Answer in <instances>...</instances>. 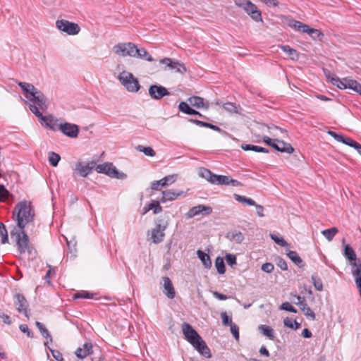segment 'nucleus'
<instances>
[{"label":"nucleus","mask_w":361,"mask_h":361,"mask_svg":"<svg viewBox=\"0 0 361 361\" xmlns=\"http://www.w3.org/2000/svg\"><path fill=\"white\" fill-rule=\"evenodd\" d=\"M35 211L30 202L22 201L18 202L13 211V217L16 221L15 227L25 228L27 225L33 222Z\"/></svg>","instance_id":"1"},{"label":"nucleus","mask_w":361,"mask_h":361,"mask_svg":"<svg viewBox=\"0 0 361 361\" xmlns=\"http://www.w3.org/2000/svg\"><path fill=\"white\" fill-rule=\"evenodd\" d=\"M11 237L15 240L18 250L20 254L31 252L29 237L26 233L25 228L14 227L13 229L11 231Z\"/></svg>","instance_id":"2"},{"label":"nucleus","mask_w":361,"mask_h":361,"mask_svg":"<svg viewBox=\"0 0 361 361\" xmlns=\"http://www.w3.org/2000/svg\"><path fill=\"white\" fill-rule=\"evenodd\" d=\"M343 254L345 258L351 262V264L356 267V268L352 271V274L355 278V282L361 297V260L358 261L357 264H356V254L350 245H345Z\"/></svg>","instance_id":"3"},{"label":"nucleus","mask_w":361,"mask_h":361,"mask_svg":"<svg viewBox=\"0 0 361 361\" xmlns=\"http://www.w3.org/2000/svg\"><path fill=\"white\" fill-rule=\"evenodd\" d=\"M118 79L121 85L130 92H137L140 85L138 80L130 72L123 71L118 76Z\"/></svg>","instance_id":"4"},{"label":"nucleus","mask_w":361,"mask_h":361,"mask_svg":"<svg viewBox=\"0 0 361 361\" xmlns=\"http://www.w3.org/2000/svg\"><path fill=\"white\" fill-rule=\"evenodd\" d=\"M29 108L32 113L40 120L42 124H44L47 128L54 131L59 129L60 123H58V118H54L51 115L44 116L39 110V108L35 104H30Z\"/></svg>","instance_id":"5"},{"label":"nucleus","mask_w":361,"mask_h":361,"mask_svg":"<svg viewBox=\"0 0 361 361\" xmlns=\"http://www.w3.org/2000/svg\"><path fill=\"white\" fill-rule=\"evenodd\" d=\"M288 25L296 31L307 33L313 39L321 40L324 37V34L319 30L311 28L307 25L296 20H290Z\"/></svg>","instance_id":"6"},{"label":"nucleus","mask_w":361,"mask_h":361,"mask_svg":"<svg viewBox=\"0 0 361 361\" xmlns=\"http://www.w3.org/2000/svg\"><path fill=\"white\" fill-rule=\"evenodd\" d=\"M234 2L237 6L243 8L255 21L262 20L261 11L250 0H234Z\"/></svg>","instance_id":"7"},{"label":"nucleus","mask_w":361,"mask_h":361,"mask_svg":"<svg viewBox=\"0 0 361 361\" xmlns=\"http://www.w3.org/2000/svg\"><path fill=\"white\" fill-rule=\"evenodd\" d=\"M96 171L97 173L106 174L113 178L125 179L127 178L126 173L118 171L116 166L109 162L97 165Z\"/></svg>","instance_id":"8"},{"label":"nucleus","mask_w":361,"mask_h":361,"mask_svg":"<svg viewBox=\"0 0 361 361\" xmlns=\"http://www.w3.org/2000/svg\"><path fill=\"white\" fill-rule=\"evenodd\" d=\"M13 305L19 313H22L25 317H29V303L25 297L21 293H16L13 295Z\"/></svg>","instance_id":"9"},{"label":"nucleus","mask_w":361,"mask_h":361,"mask_svg":"<svg viewBox=\"0 0 361 361\" xmlns=\"http://www.w3.org/2000/svg\"><path fill=\"white\" fill-rule=\"evenodd\" d=\"M56 27L67 33L69 35H74L79 33L80 28L79 25L75 23L69 22L66 20H58L56 22Z\"/></svg>","instance_id":"10"},{"label":"nucleus","mask_w":361,"mask_h":361,"mask_svg":"<svg viewBox=\"0 0 361 361\" xmlns=\"http://www.w3.org/2000/svg\"><path fill=\"white\" fill-rule=\"evenodd\" d=\"M150 97L155 100H159L165 96L170 94L169 90L161 85H151L148 90Z\"/></svg>","instance_id":"11"},{"label":"nucleus","mask_w":361,"mask_h":361,"mask_svg":"<svg viewBox=\"0 0 361 361\" xmlns=\"http://www.w3.org/2000/svg\"><path fill=\"white\" fill-rule=\"evenodd\" d=\"M96 166L97 165L94 161H91L86 164L79 161L76 164L74 171L80 177L85 178L91 174L92 169L96 168Z\"/></svg>","instance_id":"12"},{"label":"nucleus","mask_w":361,"mask_h":361,"mask_svg":"<svg viewBox=\"0 0 361 361\" xmlns=\"http://www.w3.org/2000/svg\"><path fill=\"white\" fill-rule=\"evenodd\" d=\"M160 221L159 220V223H156L155 228L151 231V240L155 244H159L164 240V231L167 227V224H161Z\"/></svg>","instance_id":"13"},{"label":"nucleus","mask_w":361,"mask_h":361,"mask_svg":"<svg viewBox=\"0 0 361 361\" xmlns=\"http://www.w3.org/2000/svg\"><path fill=\"white\" fill-rule=\"evenodd\" d=\"M212 212V208L210 206L204 204H198L197 206L190 208L188 212L185 214L187 219H192L195 216L203 214L209 215Z\"/></svg>","instance_id":"14"},{"label":"nucleus","mask_w":361,"mask_h":361,"mask_svg":"<svg viewBox=\"0 0 361 361\" xmlns=\"http://www.w3.org/2000/svg\"><path fill=\"white\" fill-rule=\"evenodd\" d=\"M137 45L133 42L118 43L113 47L115 54L121 56H129L128 52L133 50L135 52Z\"/></svg>","instance_id":"15"},{"label":"nucleus","mask_w":361,"mask_h":361,"mask_svg":"<svg viewBox=\"0 0 361 361\" xmlns=\"http://www.w3.org/2000/svg\"><path fill=\"white\" fill-rule=\"evenodd\" d=\"M192 347L198 351L202 355L207 358L212 357L211 351L204 340H188Z\"/></svg>","instance_id":"16"},{"label":"nucleus","mask_w":361,"mask_h":361,"mask_svg":"<svg viewBox=\"0 0 361 361\" xmlns=\"http://www.w3.org/2000/svg\"><path fill=\"white\" fill-rule=\"evenodd\" d=\"M59 129L66 136L72 138L78 137L79 127L71 123H60Z\"/></svg>","instance_id":"17"},{"label":"nucleus","mask_w":361,"mask_h":361,"mask_svg":"<svg viewBox=\"0 0 361 361\" xmlns=\"http://www.w3.org/2000/svg\"><path fill=\"white\" fill-rule=\"evenodd\" d=\"M161 284L163 287V293L169 299H173L176 296V291L171 280L168 276L161 278Z\"/></svg>","instance_id":"18"},{"label":"nucleus","mask_w":361,"mask_h":361,"mask_svg":"<svg viewBox=\"0 0 361 361\" xmlns=\"http://www.w3.org/2000/svg\"><path fill=\"white\" fill-rule=\"evenodd\" d=\"M28 100L36 104L39 108L43 111L47 109V98L44 94L37 89Z\"/></svg>","instance_id":"19"},{"label":"nucleus","mask_w":361,"mask_h":361,"mask_svg":"<svg viewBox=\"0 0 361 361\" xmlns=\"http://www.w3.org/2000/svg\"><path fill=\"white\" fill-rule=\"evenodd\" d=\"M128 54L130 57L138 58L150 62L154 61V59L148 53V51L142 47L138 48L137 47L136 50H135V52H133V50H130V51Z\"/></svg>","instance_id":"20"},{"label":"nucleus","mask_w":361,"mask_h":361,"mask_svg":"<svg viewBox=\"0 0 361 361\" xmlns=\"http://www.w3.org/2000/svg\"><path fill=\"white\" fill-rule=\"evenodd\" d=\"M188 102L192 106H194L197 109H208L209 108V102H205L204 99L201 97H190L188 99Z\"/></svg>","instance_id":"21"},{"label":"nucleus","mask_w":361,"mask_h":361,"mask_svg":"<svg viewBox=\"0 0 361 361\" xmlns=\"http://www.w3.org/2000/svg\"><path fill=\"white\" fill-rule=\"evenodd\" d=\"M182 331L185 338H202L192 326L187 322L182 324Z\"/></svg>","instance_id":"22"},{"label":"nucleus","mask_w":361,"mask_h":361,"mask_svg":"<svg viewBox=\"0 0 361 361\" xmlns=\"http://www.w3.org/2000/svg\"><path fill=\"white\" fill-rule=\"evenodd\" d=\"M161 62H167V67L171 69H176L178 73H184L187 71L184 64L180 63L178 61H173L170 58H164L161 60Z\"/></svg>","instance_id":"23"},{"label":"nucleus","mask_w":361,"mask_h":361,"mask_svg":"<svg viewBox=\"0 0 361 361\" xmlns=\"http://www.w3.org/2000/svg\"><path fill=\"white\" fill-rule=\"evenodd\" d=\"M18 85L21 88L23 94L27 99H29L30 97L33 95V93L37 90V88L32 84L28 82H18Z\"/></svg>","instance_id":"24"},{"label":"nucleus","mask_w":361,"mask_h":361,"mask_svg":"<svg viewBox=\"0 0 361 361\" xmlns=\"http://www.w3.org/2000/svg\"><path fill=\"white\" fill-rule=\"evenodd\" d=\"M184 192L183 191L175 192L172 190H167L162 192V197L160 202L162 203L166 202L167 201H172L176 199L178 197L182 195Z\"/></svg>","instance_id":"25"},{"label":"nucleus","mask_w":361,"mask_h":361,"mask_svg":"<svg viewBox=\"0 0 361 361\" xmlns=\"http://www.w3.org/2000/svg\"><path fill=\"white\" fill-rule=\"evenodd\" d=\"M226 237L230 241L235 242L238 244L241 243L244 240L243 234L237 230H233L228 232Z\"/></svg>","instance_id":"26"},{"label":"nucleus","mask_w":361,"mask_h":361,"mask_svg":"<svg viewBox=\"0 0 361 361\" xmlns=\"http://www.w3.org/2000/svg\"><path fill=\"white\" fill-rule=\"evenodd\" d=\"M278 140H279V139H272L268 136L263 137V142L264 143H266L267 145L273 147L275 150H276L278 152H288V150L290 149L289 148H286V149L279 148L277 145Z\"/></svg>","instance_id":"27"},{"label":"nucleus","mask_w":361,"mask_h":361,"mask_svg":"<svg viewBox=\"0 0 361 361\" xmlns=\"http://www.w3.org/2000/svg\"><path fill=\"white\" fill-rule=\"evenodd\" d=\"M259 333L267 338H272L274 337V331L272 327L265 324H261L258 326Z\"/></svg>","instance_id":"28"},{"label":"nucleus","mask_w":361,"mask_h":361,"mask_svg":"<svg viewBox=\"0 0 361 361\" xmlns=\"http://www.w3.org/2000/svg\"><path fill=\"white\" fill-rule=\"evenodd\" d=\"M199 174L201 177L214 184L216 174L213 173L210 170L205 168H200Z\"/></svg>","instance_id":"29"},{"label":"nucleus","mask_w":361,"mask_h":361,"mask_svg":"<svg viewBox=\"0 0 361 361\" xmlns=\"http://www.w3.org/2000/svg\"><path fill=\"white\" fill-rule=\"evenodd\" d=\"M287 256L288 258L295 264L298 267L301 268L304 267V263L301 257L298 255V254L295 251L289 250L287 252Z\"/></svg>","instance_id":"30"},{"label":"nucleus","mask_w":361,"mask_h":361,"mask_svg":"<svg viewBox=\"0 0 361 361\" xmlns=\"http://www.w3.org/2000/svg\"><path fill=\"white\" fill-rule=\"evenodd\" d=\"M197 255L205 268L209 269L212 267V260L209 255L200 250L197 251Z\"/></svg>","instance_id":"31"},{"label":"nucleus","mask_w":361,"mask_h":361,"mask_svg":"<svg viewBox=\"0 0 361 361\" xmlns=\"http://www.w3.org/2000/svg\"><path fill=\"white\" fill-rule=\"evenodd\" d=\"M279 47L285 52L288 56H289L292 60H297L298 59V51L291 48L289 45H279Z\"/></svg>","instance_id":"32"},{"label":"nucleus","mask_w":361,"mask_h":361,"mask_svg":"<svg viewBox=\"0 0 361 361\" xmlns=\"http://www.w3.org/2000/svg\"><path fill=\"white\" fill-rule=\"evenodd\" d=\"M241 148L244 151H254L256 152H263V153L269 152L268 149H267L265 147L257 146V145H251V144H243L241 145Z\"/></svg>","instance_id":"33"},{"label":"nucleus","mask_w":361,"mask_h":361,"mask_svg":"<svg viewBox=\"0 0 361 361\" xmlns=\"http://www.w3.org/2000/svg\"><path fill=\"white\" fill-rule=\"evenodd\" d=\"M234 199L241 203L247 204L250 206L256 205V202L251 198L243 196L238 194H233Z\"/></svg>","instance_id":"34"},{"label":"nucleus","mask_w":361,"mask_h":361,"mask_svg":"<svg viewBox=\"0 0 361 361\" xmlns=\"http://www.w3.org/2000/svg\"><path fill=\"white\" fill-rule=\"evenodd\" d=\"M176 179L177 175L173 174L164 177L163 178L160 179L159 181L161 187H166L173 184L176 180Z\"/></svg>","instance_id":"35"},{"label":"nucleus","mask_w":361,"mask_h":361,"mask_svg":"<svg viewBox=\"0 0 361 361\" xmlns=\"http://www.w3.org/2000/svg\"><path fill=\"white\" fill-rule=\"evenodd\" d=\"M338 232V230L336 227H332L331 228L325 229L322 231V234L329 241L333 240L336 234Z\"/></svg>","instance_id":"36"},{"label":"nucleus","mask_w":361,"mask_h":361,"mask_svg":"<svg viewBox=\"0 0 361 361\" xmlns=\"http://www.w3.org/2000/svg\"><path fill=\"white\" fill-rule=\"evenodd\" d=\"M135 149L140 152H143L146 156L148 157H153L156 155L155 151L151 147L137 145Z\"/></svg>","instance_id":"37"},{"label":"nucleus","mask_w":361,"mask_h":361,"mask_svg":"<svg viewBox=\"0 0 361 361\" xmlns=\"http://www.w3.org/2000/svg\"><path fill=\"white\" fill-rule=\"evenodd\" d=\"M48 159L50 164L52 166H57L59 161L61 160V157L59 154L54 152H49L48 153Z\"/></svg>","instance_id":"38"},{"label":"nucleus","mask_w":361,"mask_h":361,"mask_svg":"<svg viewBox=\"0 0 361 361\" xmlns=\"http://www.w3.org/2000/svg\"><path fill=\"white\" fill-rule=\"evenodd\" d=\"M215 267L219 274H223L226 271V267L224 259L221 257H217L215 259Z\"/></svg>","instance_id":"39"},{"label":"nucleus","mask_w":361,"mask_h":361,"mask_svg":"<svg viewBox=\"0 0 361 361\" xmlns=\"http://www.w3.org/2000/svg\"><path fill=\"white\" fill-rule=\"evenodd\" d=\"M230 178L229 176L216 174L214 184L228 185Z\"/></svg>","instance_id":"40"},{"label":"nucleus","mask_w":361,"mask_h":361,"mask_svg":"<svg viewBox=\"0 0 361 361\" xmlns=\"http://www.w3.org/2000/svg\"><path fill=\"white\" fill-rule=\"evenodd\" d=\"M331 82L332 85L336 86L339 89L344 90L346 89V83H345V78L343 80H341L338 77H334L331 78Z\"/></svg>","instance_id":"41"},{"label":"nucleus","mask_w":361,"mask_h":361,"mask_svg":"<svg viewBox=\"0 0 361 361\" xmlns=\"http://www.w3.org/2000/svg\"><path fill=\"white\" fill-rule=\"evenodd\" d=\"M178 109L181 112L188 115L194 113L193 109L185 102H180L178 105Z\"/></svg>","instance_id":"42"},{"label":"nucleus","mask_w":361,"mask_h":361,"mask_svg":"<svg viewBox=\"0 0 361 361\" xmlns=\"http://www.w3.org/2000/svg\"><path fill=\"white\" fill-rule=\"evenodd\" d=\"M49 341L47 340L45 343H44V345L46 347H47L50 351V353H51L52 356L57 360V361H63V355L62 354L57 350H55V349H53L49 347Z\"/></svg>","instance_id":"43"},{"label":"nucleus","mask_w":361,"mask_h":361,"mask_svg":"<svg viewBox=\"0 0 361 361\" xmlns=\"http://www.w3.org/2000/svg\"><path fill=\"white\" fill-rule=\"evenodd\" d=\"M0 235L1 237V243L6 244L8 243V232L5 225L0 221Z\"/></svg>","instance_id":"44"},{"label":"nucleus","mask_w":361,"mask_h":361,"mask_svg":"<svg viewBox=\"0 0 361 361\" xmlns=\"http://www.w3.org/2000/svg\"><path fill=\"white\" fill-rule=\"evenodd\" d=\"M148 209L153 210V213L157 214L162 211V207L160 206L159 201L153 200L148 204Z\"/></svg>","instance_id":"45"},{"label":"nucleus","mask_w":361,"mask_h":361,"mask_svg":"<svg viewBox=\"0 0 361 361\" xmlns=\"http://www.w3.org/2000/svg\"><path fill=\"white\" fill-rule=\"evenodd\" d=\"M36 326L38 328V329L39 330L43 338H51L49 331L47 330L46 326L42 323H41L39 322H36Z\"/></svg>","instance_id":"46"},{"label":"nucleus","mask_w":361,"mask_h":361,"mask_svg":"<svg viewBox=\"0 0 361 361\" xmlns=\"http://www.w3.org/2000/svg\"><path fill=\"white\" fill-rule=\"evenodd\" d=\"M311 278L315 289L319 291L322 290L323 283L321 279L316 275H312Z\"/></svg>","instance_id":"47"},{"label":"nucleus","mask_w":361,"mask_h":361,"mask_svg":"<svg viewBox=\"0 0 361 361\" xmlns=\"http://www.w3.org/2000/svg\"><path fill=\"white\" fill-rule=\"evenodd\" d=\"M277 145L279 148H290V149L288 150V152H283V153L292 154L294 152V148L290 143L286 142L283 140H279L277 142Z\"/></svg>","instance_id":"48"},{"label":"nucleus","mask_w":361,"mask_h":361,"mask_svg":"<svg viewBox=\"0 0 361 361\" xmlns=\"http://www.w3.org/2000/svg\"><path fill=\"white\" fill-rule=\"evenodd\" d=\"M11 195L9 191L6 188V187L1 184L0 185V201H4L8 199Z\"/></svg>","instance_id":"49"},{"label":"nucleus","mask_w":361,"mask_h":361,"mask_svg":"<svg viewBox=\"0 0 361 361\" xmlns=\"http://www.w3.org/2000/svg\"><path fill=\"white\" fill-rule=\"evenodd\" d=\"M270 238L280 246L285 247L288 245L287 242L283 238H280L275 234L270 233Z\"/></svg>","instance_id":"50"},{"label":"nucleus","mask_w":361,"mask_h":361,"mask_svg":"<svg viewBox=\"0 0 361 361\" xmlns=\"http://www.w3.org/2000/svg\"><path fill=\"white\" fill-rule=\"evenodd\" d=\"M276 265L281 269V270H287L288 269V265L284 259H283L281 257H277L275 259Z\"/></svg>","instance_id":"51"},{"label":"nucleus","mask_w":361,"mask_h":361,"mask_svg":"<svg viewBox=\"0 0 361 361\" xmlns=\"http://www.w3.org/2000/svg\"><path fill=\"white\" fill-rule=\"evenodd\" d=\"M93 295H94L93 293H91L87 292V291L82 290L81 292H79V293H76L75 295V296H74V298L75 299H78V298L90 299V298H93Z\"/></svg>","instance_id":"52"},{"label":"nucleus","mask_w":361,"mask_h":361,"mask_svg":"<svg viewBox=\"0 0 361 361\" xmlns=\"http://www.w3.org/2000/svg\"><path fill=\"white\" fill-rule=\"evenodd\" d=\"M280 309L293 313L297 312V310L293 306H292L291 304L288 302H283L280 307Z\"/></svg>","instance_id":"53"},{"label":"nucleus","mask_w":361,"mask_h":361,"mask_svg":"<svg viewBox=\"0 0 361 361\" xmlns=\"http://www.w3.org/2000/svg\"><path fill=\"white\" fill-rule=\"evenodd\" d=\"M224 109L228 112H237V107L235 103L226 102L222 104Z\"/></svg>","instance_id":"54"},{"label":"nucleus","mask_w":361,"mask_h":361,"mask_svg":"<svg viewBox=\"0 0 361 361\" xmlns=\"http://www.w3.org/2000/svg\"><path fill=\"white\" fill-rule=\"evenodd\" d=\"M221 317L222 322H223L224 325L231 326V324H233L232 322V318L231 317L228 316L226 312H222L221 314Z\"/></svg>","instance_id":"55"},{"label":"nucleus","mask_w":361,"mask_h":361,"mask_svg":"<svg viewBox=\"0 0 361 361\" xmlns=\"http://www.w3.org/2000/svg\"><path fill=\"white\" fill-rule=\"evenodd\" d=\"M226 261L227 262V264L231 266V267H233V265L236 264V256L233 255V254H226Z\"/></svg>","instance_id":"56"},{"label":"nucleus","mask_w":361,"mask_h":361,"mask_svg":"<svg viewBox=\"0 0 361 361\" xmlns=\"http://www.w3.org/2000/svg\"><path fill=\"white\" fill-rule=\"evenodd\" d=\"M345 83H346V89L348 88V89L353 90L354 91L355 89H356V86H357L358 82L357 80L345 78Z\"/></svg>","instance_id":"57"},{"label":"nucleus","mask_w":361,"mask_h":361,"mask_svg":"<svg viewBox=\"0 0 361 361\" xmlns=\"http://www.w3.org/2000/svg\"><path fill=\"white\" fill-rule=\"evenodd\" d=\"M341 142L348 145V146H350L351 147H353L354 148V146H355L357 145V142L353 140V139L350 138V137H345L343 135L342 140H341Z\"/></svg>","instance_id":"58"},{"label":"nucleus","mask_w":361,"mask_h":361,"mask_svg":"<svg viewBox=\"0 0 361 361\" xmlns=\"http://www.w3.org/2000/svg\"><path fill=\"white\" fill-rule=\"evenodd\" d=\"M302 312L310 320H314L315 319V314L314 312L311 310L310 307H307L305 308Z\"/></svg>","instance_id":"59"},{"label":"nucleus","mask_w":361,"mask_h":361,"mask_svg":"<svg viewBox=\"0 0 361 361\" xmlns=\"http://www.w3.org/2000/svg\"><path fill=\"white\" fill-rule=\"evenodd\" d=\"M262 270L266 273H271L273 271L274 267L272 263L266 262L262 265Z\"/></svg>","instance_id":"60"},{"label":"nucleus","mask_w":361,"mask_h":361,"mask_svg":"<svg viewBox=\"0 0 361 361\" xmlns=\"http://www.w3.org/2000/svg\"><path fill=\"white\" fill-rule=\"evenodd\" d=\"M188 121L190 122V123H192L200 127H204V128H207L208 127V125H209V123L207 122H205V121H200V120H197V119H194V118H190L188 119Z\"/></svg>","instance_id":"61"},{"label":"nucleus","mask_w":361,"mask_h":361,"mask_svg":"<svg viewBox=\"0 0 361 361\" xmlns=\"http://www.w3.org/2000/svg\"><path fill=\"white\" fill-rule=\"evenodd\" d=\"M92 347V344L90 342H86L82 345V348L85 350V352H86V354L87 355H90L93 353Z\"/></svg>","instance_id":"62"},{"label":"nucleus","mask_w":361,"mask_h":361,"mask_svg":"<svg viewBox=\"0 0 361 361\" xmlns=\"http://www.w3.org/2000/svg\"><path fill=\"white\" fill-rule=\"evenodd\" d=\"M19 329L22 332L26 333L27 337L33 336L32 331L29 329L27 324H20Z\"/></svg>","instance_id":"63"},{"label":"nucleus","mask_w":361,"mask_h":361,"mask_svg":"<svg viewBox=\"0 0 361 361\" xmlns=\"http://www.w3.org/2000/svg\"><path fill=\"white\" fill-rule=\"evenodd\" d=\"M75 355L80 359H83L87 356L86 354V352L83 350L82 348H78L77 350L75 352Z\"/></svg>","instance_id":"64"}]
</instances>
